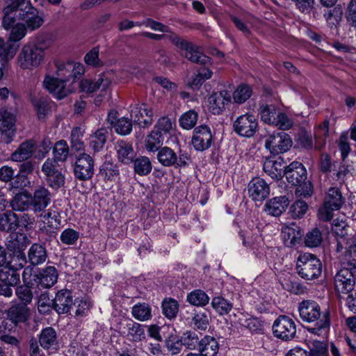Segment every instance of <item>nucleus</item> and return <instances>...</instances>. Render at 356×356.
I'll use <instances>...</instances> for the list:
<instances>
[{"label":"nucleus","mask_w":356,"mask_h":356,"mask_svg":"<svg viewBox=\"0 0 356 356\" xmlns=\"http://www.w3.org/2000/svg\"><path fill=\"white\" fill-rule=\"evenodd\" d=\"M164 136L155 130H152L145 138V147L148 152H154L159 150L163 145Z\"/></svg>","instance_id":"c9c22d12"},{"label":"nucleus","mask_w":356,"mask_h":356,"mask_svg":"<svg viewBox=\"0 0 356 356\" xmlns=\"http://www.w3.org/2000/svg\"><path fill=\"white\" fill-rule=\"evenodd\" d=\"M173 122L167 116L160 118L154 125V130L161 134L163 136L169 134L173 128Z\"/></svg>","instance_id":"6e6d98bb"},{"label":"nucleus","mask_w":356,"mask_h":356,"mask_svg":"<svg viewBox=\"0 0 356 356\" xmlns=\"http://www.w3.org/2000/svg\"><path fill=\"white\" fill-rule=\"evenodd\" d=\"M197 118V113L194 110H190L181 115L179 120V125L184 129L190 130L195 126Z\"/></svg>","instance_id":"c03bdc74"},{"label":"nucleus","mask_w":356,"mask_h":356,"mask_svg":"<svg viewBox=\"0 0 356 356\" xmlns=\"http://www.w3.org/2000/svg\"><path fill=\"white\" fill-rule=\"evenodd\" d=\"M282 237L284 244L288 246L294 245L301 237L300 230L291 227H285L282 231Z\"/></svg>","instance_id":"a19ab883"},{"label":"nucleus","mask_w":356,"mask_h":356,"mask_svg":"<svg viewBox=\"0 0 356 356\" xmlns=\"http://www.w3.org/2000/svg\"><path fill=\"white\" fill-rule=\"evenodd\" d=\"M16 118L14 113L6 108L0 109V131L7 136L6 143L13 140L15 133Z\"/></svg>","instance_id":"2eb2a0df"},{"label":"nucleus","mask_w":356,"mask_h":356,"mask_svg":"<svg viewBox=\"0 0 356 356\" xmlns=\"http://www.w3.org/2000/svg\"><path fill=\"white\" fill-rule=\"evenodd\" d=\"M274 335L282 340L289 341L296 334V325L293 320L286 316H279L273 325Z\"/></svg>","instance_id":"6e6552de"},{"label":"nucleus","mask_w":356,"mask_h":356,"mask_svg":"<svg viewBox=\"0 0 356 356\" xmlns=\"http://www.w3.org/2000/svg\"><path fill=\"white\" fill-rule=\"evenodd\" d=\"M8 316L15 325L24 322L29 316V309L25 305H13L8 309Z\"/></svg>","instance_id":"7c9ffc66"},{"label":"nucleus","mask_w":356,"mask_h":356,"mask_svg":"<svg viewBox=\"0 0 356 356\" xmlns=\"http://www.w3.org/2000/svg\"><path fill=\"white\" fill-rule=\"evenodd\" d=\"M43 84L45 88L58 99L64 98L67 95L68 91L65 88V83L63 79L47 76Z\"/></svg>","instance_id":"aec40b11"},{"label":"nucleus","mask_w":356,"mask_h":356,"mask_svg":"<svg viewBox=\"0 0 356 356\" xmlns=\"http://www.w3.org/2000/svg\"><path fill=\"white\" fill-rule=\"evenodd\" d=\"M72 293L68 290H60L54 299L53 306L58 314L67 313L73 305Z\"/></svg>","instance_id":"4be33fe9"},{"label":"nucleus","mask_w":356,"mask_h":356,"mask_svg":"<svg viewBox=\"0 0 356 356\" xmlns=\"http://www.w3.org/2000/svg\"><path fill=\"white\" fill-rule=\"evenodd\" d=\"M28 238L23 234H16L14 240L9 241L8 248L13 252H21L26 246Z\"/></svg>","instance_id":"13d9d810"},{"label":"nucleus","mask_w":356,"mask_h":356,"mask_svg":"<svg viewBox=\"0 0 356 356\" xmlns=\"http://www.w3.org/2000/svg\"><path fill=\"white\" fill-rule=\"evenodd\" d=\"M114 127L118 134L121 135H127L132 130V124L128 118H122L117 120Z\"/></svg>","instance_id":"774afa93"},{"label":"nucleus","mask_w":356,"mask_h":356,"mask_svg":"<svg viewBox=\"0 0 356 356\" xmlns=\"http://www.w3.org/2000/svg\"><path fill=\"white\" fill-rule=\"evenodd\" d=\"M308 210V204L303 200L296 201L290 207L289 211L293 218H302Z\"/></svg>","instance_id":"bf43d9fd"},{"label":"nucleus","mask_w":356,"mask_h":356,"mask_svg":"<svg viewBox=\"0 0 356 356\" xmlns=\"http://www.w3.org/2000/svg\"><path fill=\"white\" fill-rule=\"evenodd\" d=\"M289 201L286 196L275 197L268 200L265 205V211L269 215L280 216L289 206Z\"/></svg>","instance_id":"a878e982"},{"label":"nucleus","mask_w":356,"mask_h":356,"mask_svg":"<svg viewBox=\"0 0 356 356\" xmlns=\"http://www.w3.org/2000/svg\"><path fill=\"white\" fill-rule=\"evenodd\" d=\"M259 113L261 120L268 124H273L277 115L275 106L268 105H262Z\"/></svg>","instance_id":"5fc2aeb1"},{"label":"nucleus","mask_w":356,"mask_h":356,"mask_svg":"<svg viewBox=\"0 0 356 356\" xmlns=\"http://www.w3.org/2000/svg\"><path fill=\"white\" fill-rule=\"evenodd\" d=\"M131 118L140 127H148L153 122V111L145 104H136L131 110Z\"/></svg>","instance_id":"f3484780"},{"label":"nucleus","mask_w":356,"mask_h":356,"mask_svg":"<svg viewBox=\"0 0 356 356\" xmlns=\"http://www.w3.org/2000/svg\"><path fill=\"white\" fill-rule=\"evenodd\" d=\"M8 42H17L22 40L26 35L28 29L22 22L14 24L9 29Z\"/></svg>","instance_id":"a18cd8bd"},{"label":"nucleus","mask_w":356,"mask_h":356,"mask_svg":"<svg viewBox=\"0 0 356 356\" xmlns=\"http://www.w3.org/2000/svg\"><path fill=\"white\" fill-rule=\"evenodd\" d=\"M292 145L289 136L284 132L274 133L266 140L265 147L273 154L286 152Z\"/></svg>","instance_id":"9d476101"},{"label":"nucleus","mask_w":356,"mask_h":356,"mask_svg":"<svg viewBox=\"0 0 356 356\" xmlns=\"http://www.w3.org/2000/svg\"><path fill=\"white\" fill-rule=\"evenodd\" d=\"M355 277L353 271L347 268L340 269L334 277V289L339 294H348L353 291Z\"/></svg>","instance_id":"1a4fd4ad"},{"label":"nucleus","mask_w":356,"mask_h":356,"mask_svg":"<svg viewBox=\"0 0 356 356\" xmlns=\"http://www.w3.org/2000/svg\"><path fill=\"white\" fill-rule=\"evenodd\" d=\"M51 193L44 186H40L31 193L32 210L35 213L43 211L51 202Z\"/></svg>","instance_id":"dca6fc26"},{"label":"nucleus","mask_w":356,"mask_h":356,"mask_svg":"<svg viewBox=\"0 0 356 356\" xmlns=\"http://www.w3.org/2000/svg\"><path fill=\"white\" fill-rule=\"evenodd\" d=\"M17 52L13 44L6 43L3 38H0V62L3 64L12 59Z\"/></svg>","instance_id":"de8ad7c7"},{"label":"nucleus","mask_w":356,"mask_h":356,"mask_svg":"<svg viewBox=\"0 0 356 356\" xmlns=\"http://www.w3.org/2000/svg\"><path fill=\"white\" fill-rule=\"evenodd\" d=\"M343 15V10L340 6H337L334 7L332 9L327 10L325 14L324 17H325L327 22L332 25L335 26L338 24Z\"/></svg>","instance_id":"680f3d73"},{"label":"nucleus","mask_w":356,"mask_h":356,"mask_svg":"<svg viewBox=\"0 0 356 356\" xmlns=\"http://www.w3.org/2000/svg\"><path fill=\"white\" fill-rule=\"evenodd\" d=\"M26 0H0V7L3 3L2 11V27L8 31L14 24L19 21L21 8H24Z\"/></svg>","instance_id":"39448f33"},{"label":"nucleus","mask_w":356,"mask_h":356,"mask_svg":"<svg viewBox=\"0 0 356 356\" xmlns=\"http://www.w3.org/2000/svg\"><path fill=\"white\" fill-rule=\"evenodd\" d=\"M10 206L13 210L18 211L32 209L31 193L26 191L16 193L10 201Z\"/></svg>","instance_id":"cd10ccee"},{"label":"nucleus","mask_w":356,"mask_h":356,"mask_svg":"<svg viewBox=\"0 0 356 356\" xmlns=\"http://www.w3.org/2000/svg\"><path fill=\"white\" fill-rule=\"evenodd\" d=\"M74 172L75 177L80 180L90 179L94 173L92 157L89 154H81L76 161Z\"/></svg>","instance_id":"4468645a"},{"label":"nucleus","mask_w":356,"mask_h":356,"mask_svg":"<svg viewBox=\"0 0 356 356\" xmlns=\"http://www.w3.org/2000/svg\"><path fill=\"white\" fill-rule=\"evenodd\" d=\"M141 35L154 40L168 39L177 48L184 51V56L191 62L203 65L211 64V59L209 57L202 54L198 50L197 47L194 46L192 43L181 38L175 33H169L168 34H155L149 32H143L141 33Z\"/></svg>","instance_id":"f03ea898"},{"label":"nucleus","mask_w":356,"mask_h":356,"mask_svg":"<svg viewBox=\"0 0 356 356\" xmlns=\"http://www.w3.org/2000/svg\"><path fill=\"white\" fill-rule=\"evenodd\" d=\"M285 166L283 165V159L281 157L275 160L266 159L263 165V169L271 178L280 179L284 174Z\"/></svg>","instance_id":"bb28decb"},{"label":"nucleus","mask_w":356,"mask_h":356,"mask_svg":"<svg viewBox=\"0 0 356 356\" xmlns=\"http://www.w3.org/2000/svg\"><path fill=\"white\" fill-rule=\"evenodd\" d=\"M322 241V234L318 229L315 228L308 232L305 238V245L309 248L318 246Z\"/></svg>","instance_id":"e2e57ef3"},{"label":"nucleus","mask_w":356,"mask_h":356,"mask_svg":"<svg viewBox=\"0 0 356 356\" xmlns=\"http://www.w3.org/2000/svg\"><path fill=\"white\" fill-rule=\"evenodd\" d=\"M272 125H275L282 130H288L293 127V121L285 113H277V115Z\"/></svg>","instance_id":"69168bd1"},{"label":"nucleus","mask_w":356,"mask_h":356,"mask_svg":"<svg viewBox=\"0 0 356 356\" xmlns=\"http://www.w3.org/2000/svg\"><path fill=\"white\" fill-rule=\"evenodd\" d=\"M41 220L52 229H58L61 225V218L58 212L49 209L40 215Z\"/></svg>","instance_id":"58836bf2"},{"label":"nucleus","mask_w":356,"mask_h":356,"mask_svg":"<svg viewBox=\"0 0 356 356\" xmlns=\"http://www.w3.org/2000/svg\"><path fill=\"white\" fill-rule=\"evenodd\" d=\"M218 348V343L214 337L205 336L201 339L199 350L202 356H215Z\"/></svg>","instance_id":"c756f323"},{"label":"nucleus","mask_w":356,"mask_h":356,"mask_svg":"<svg viewBox=\"0 0 356 356\" xmlns=\"http://www.w3.org/2000/svg\"><path fill=\"white\" fill-rule=\"evenodd\" d=\"M44 49L29 42L22 45L17 56V65L22 70H33L39 67L44 61Z\"/></svg>","instance_id":"7ed1b4c3"},{"label":"nucleus","mask_w":356,"mask_h":356,"mask_svg":"<svg viewBox=\"0 0 356 356\" xmlns=\"http://www.w3.org/2000/svg\"><path fill=\"white\" fill-rule=\"evenodd\" d=\"M332 230L336 236H346L348 235L347 222L342 219L336 218L333 221Z\"/></svg>","instance_id":"338daca9"},{"label":"nucleus","mask_w":356,"mask_h":356,"mask_svg":"<svg viewBox=\"0 0 356 356\" xmlns=\"http://www.w3.org/2000/svg\"><path fill=\"white\" fill-rule=\"evenodd\" d=\"M233 127L235 132L239 136L250 138L256 132L258 124L253 115L246 113L238 117Z\"/></svg>","instance_id":"9b49d317"},{"label":"nucleus","mask_w":356,"mask_h":356,"mask_svg":"<svg viewBox=\"0 0 356 356\" xmlns=\"http://www.w3.org/2000/svg\"><path fill=\"white\" fill-rule=\"evenodd\" d=\"M99 175L106 181H115L119 177L120 172L116 163L105 161L99 168Z\"/></svg>","instance_id":"c85d7f7f"},{"label":"nucleus","mask_w":356,"mask_h":356,"mask_svg":"<svg viewBox=\"0 0 356 356\" xmlns=\"http://www.w3.org/2000/svg\"><path fill=\"white\" fill-rule=\"evenodd\" d=\"M232 102V95L227 90L213 92L208 98L209 109L215 115L222 113Z\"/></svg>","instance_id":"f8f14e48"},{"label":"nucleus","mask_w":356,"mask_h":356,"mask_svg":"<svg viewBox=\"0 0 356 356\" xmlns=\"http://www.w3.org/2000/svg\"><path fill=\"white\" fill-rule=\"evenodd\" d=\"M115 149L118 161L124 164L133 162L136 155L132 145L124 140L118 141L115 145Z\"/></svg>","instance_id":"5701e85b"},{"label":"nucleus","mask_w":356,"mask_h":356,"mask_svg":"<svg viewBox=\"0 0 356 356\" xmlns=\"http://www.w3.org/2000/svg\"><path fill=\"white\" fill-rule=\"evenodd\" d=\"M47 257L46 249L42 245L34 243L28 252V258L33 265H39L44 263Z\"/></svg>","instance_id":"2f4dec72"},{"label":"nucleus","mask_w":356,"mask_h":356,"mask_svg":"<svg viewBox=\"0 0 356 356\" xmlns=\"http://www.w3.org/2000/svg\"><path fill=\"white\" fill-rule=\"evenodd\" d=\"M54 159L56 162H64L67 160L69 154V147L67 142L60 140L55 143L53 149Z\"/></svg>","instance_id":"37998d69"},{"label":"nucleus","mask_w":356,"mask_h":356,"mask_svg":"<svg viewBox=\"0 0 356 356\" xmlns=\"http://www.w3.org/2000/svg\"><path fill=\"white\" fill-rule=\"evenodd\" d=\"M108 131L101 128L90 135L89 146L95 152L103 149L107 140Z\"/></svg>","instance_id":"473e14b6"},{"label":"nucleus","mask_w":356,"mask_h":356,"mask_svg":"<svg viewBox=\"0 0 356 356\" xmlns=\"http://www.w3.org/2000/svg\"><path fill=\"white\" fill-rule=\"evenodd\" d=\"M39 342L44 349H49L57 344V334L56 330L51 327L43 329L40 334Z\"/></svg>","instance_id":"72a5a7b5"},{"label":"nucleus","mask_w":356,"mask_h":356,"mask_svg":"<svg viewBox=\"0 0 356 356\" xmlns=\"http://www.w3.org/2000/svg\"><path fill=\"white\" fill-rule=\"evenodd\" d=\"M19 21L24 22L28 30L31 31L39 29L44 23L42 16L38 10L33 6L31 0H26L24 8H21Z\"/></svg>","instance_id":"0eeeda50"},{"label":"nucleus","mask_w":356,"mask_h":356,"mask_svg":"<svg viewBox=\"0 0 356 356\" xmlns=\"http://www.w3.org/2000/svg\"><path fill=\"white\" fill-rule=\"evenodd\" d=\"M157 159L162 165L165 167H185L188 164L191 157L188 154L182 152H180L177 156L171 148L163 147L159 150Z\"/></svg>","instance_id":"423d86ee"},{"label":"nucleus","mask_w":356,"mask_h":356,"mask_svg":"<svg viewBox=\"0 0 356 356\" xmlns=\"http://www.w3.org/2000/svg\"><path fill=\"white\" fill-rule=\"evenodd\" d=\"M84 134V130L81 127H75L71 132V147L76 152L83 151L85 145L82 140Z\"/></svg>","instance_id":"09e8293b"},{"label":"nucleus","mask_w":356,"mask_h":356,"mask_svg":"<svg viewBox=\"0 0 356 356\" xmlns=\"http://www.w3.org/2000/svg\"><path fill=\"white\" fill-rule=\"evenodd\" d=\"M127 337L129 340L139 342L145 339V326L136 322L127 324Z\"/></svg>","instance_id":"f704fd0d"},{"label":"nucleus","mask_w":356,"mask_h":356,"mask_svg":"<svg viewBox=\"0 0 356 356\" xmlns=\"http://www.w3.org/2000/svg\"><path fill=\"white\" fill-rule=\"evenodd\" d=\"M311 356H327V348L325 343L314 340L309 345Z\"/></svg>","instance_id":"0e129e2a"},{"label":"nucleus","mask_w":356,"mask_h":356,"mask_svg":"<svg viewBox=\"0 0 356 356\" xmlns=\"http://www.w3.org/2000/svg\"><path fill=\"white\" fill-rule=\"evenodd\" d=\"M67 70V72L69 73V76H71V77L76 78L79 76L81 75L84 72V67L81 63H75L73 62H68L65 64V66H63L60 70V74H63L62 72L63 70Z\"/></svg>","instance_id":"052dcab7"},{"label":"nucleus","mask_w":356,"mask_h":356,"mask_svg":"<svg viewBox=\"0 0 356 356\" xmlns=\"http://www.w3.org/2000/svg\"><path fill=\"white\" fill-rule=\"evenodd\" d=\"M18 227V218L13 213H3L0 216V230L15 231Z\"/></svg>","instance_id":"4c0bfd02"},{"label":"nucleus","mask_w":356,"mask_h":356,"mask_svg":"<svg viewBox=\"0 0 356 356\" xmlns=\"http://www.w3.org/2000/svg\"><path fill=\"white\" fill-rule=\"evenodd\" d=\"M133 162L135 172L140 176L147 175L152 171V165L148 157L141 156Z\"/></svg>","instance_id":"ea45409f"},{"label":"nucleus","mask_w":356,"mask_h":356,"mask_svg":"<svg viewBox=\"0 0 356 356\" xmlns=\"http://www.w3.org/2000/svg\"><path fill=\"white\" fill-rule=\"evenodd\" d=\"M163 314L169 319L174 318L179 311V304L175 299L168 298L162 302Z\"/></svg>","instance_id":"3c124183"},{"label":"nucleus","mask_w":356,"mask_h":356,"mask_svg":"<svg viewBox=\"0 0 356 356\" xmlns=\"http://www.w3.org/2000/svg\"><path fill=\"white\" fill-rule=\"evenodd\" d=\"M111 83L108 77L101 76L95 81L89 79L82 80L80 83V88L85 92H93L97 90L105 92L110 87Z\"/></svg>","instance_id":"b1692460"},{"label":"nucleus","mask_w":356,"mask_h":356,"mask_svg":"<svg viewBox=\"0 0 356 356\" xmlns=\"http://www.w3.org/2000/svg\"><path fill=\"white\" fill-rule=\"evenodd\" d=\"M200 340L199 334L191 331L184 333L181 337V344L191 350L200 347Z\"/></svg>","instance_id":"8fccbe9b"},{"label":"nucleus","mask_w":356,"mask_h":356,"mask_svg":"<svg viewBox=\"0 0 356 356\" xmlns=\"http://www.w3.org/2000/svg\"><path fill=\"white\" fill-rule=\"evenodd\" d=\"M252 90L251 87L246 84L238 86L232 94L234 102L241 104L246 102L252 95Z\"/></svg>","instance_id":"79ce46f5"},{"label":"nucleus","mask_w":356,"mask_h":356,"mask_svg":"<svg viewBox=\"0 0 356 356\" xmlns=\"http://www.w3.org/2000/svg\"><path fill=\"white\" fill-rule=\"evenodd\" d=\"M289 183L297 186L307 179V172L303 165L298 161L292 162L284 169V174Z\"/></svg>","instance_id":"a211bd4d"},{"label":"nucleus","mask_w":356,"mask_h":356,"mask_svg":"<svg viewBox=\"0 0 356 356\" xmlns=\"http://www.w3.org/2000/svg\"><path fill=\"white\" fill-rule=\"evenodd\" d=\"M79 238V233L71 228L64 229L60 236L62 243L67 245H74Z\"/></svg>","instance_id":"4d7b16f0"},{"label":"nucleus","mask_w":356,"mask_h":356,"mask_svg":"<svg viewBox=\"0 0 356 356\" xmlns=\"http://www.w3.org/2000/svg\"><path fill=\"white\" fill-rule=\"evenodd\" d=\"M296 268L301 277L311 280L321 274L322 266L321 261L315 255L303 253L298 258Z\"/></svg>","instance_id":"20e7f679"},{"label":"nucleus","mask_w":356,"mask_h":356,"mask_svg":"<svg viewBox=\"0 0 356 356\" xmlns=\"http://www.w3.org/2000/svg\"><path fill=\"white\" fill-rule=\"evenodd\" d=\"M187 300L195 306L206 305L209 300L208 296L202 290H195L187 296Z\"/></svg>","instance_id":"603ef678"},{"label":"nucleus","mask_w":356,"mask_h":356,"mask_svg":"<svg viewBox=\"0 0 356 356\" xmlns=\"http://www.w3.org/2000/svg\"><path fill=\"white\" fill-rule=\"evenodd\" d=\"M35 149V143L33 140H26L22 143L10 156L15 162H23L32 157Z\"/></svg>","instance_id":"412c9836"},{"label":"nucleus","mask_w":356,"mask_h":356,"mask_svg":"<svg viewBox=\"0 0 356 356\" xmlns=\"http://www.w3.org/2000/svg\"><path fill=\"white\" fill-rule=\"evenodd\" d=\"M298 311L300 318L307 323H314L313 327H308L307 331L314 335L325 338L330 326V314L328 310L321 311L319 305L314 300H303L299 304Z\"/></svg>","instance_id":"f257e3e1"},{"label":"nucleus","mask_w":356,"mask_h":356,"mask_svg":"<svg viewBox=\"0 0 356 356\" xmlns=\"http://www.w3.org/2000/svg\"><path fill=\"white\" fill-rule=\"evenodd\" d=\"M132 316L140 321H148L152 317V309L145 302L135 305L131 309Z\"/></svg>","instance_id":"e433bc0d"},{"label":"nucleus","mask_w":356,"mask_h":356,"mask_svg":"<svg viewBox=\"0 0 356 356\" xmlns=\"http://www.w3.org/2000/svg\"><path fill=\"white\" fill-rule=\"evenodd\" d=\"M325 203L331 205L334 209H339L343 203L341 193L337 188H330L325 198Z\"/></svg>","instance_id":"49530a36"},{"label":"nucleus","mask_w":356,"mask_h":356,"mask_svg":"<svg viewBox=\"0 0 356 356\" xmlns=\"http://www.w3.org/2000/svg\"><path fill=\"white\" fill-rule=\"evenodd\" d=\"M248 194L254 201H263L270 195V187L264 179L254 178L248 184Z\"/></svg>","instance_id":"6ab92c4d"},{"label":"nucleus","mask_w":356,"mask_h":356,"mask_svg":"<svg viewBox=\"0 0 356 356\" xmlns=\"http://www.w3.org/2000/svg\"><path fill=\"white\" fill-rule=\"evenodd\" d=\"M58 279V272L55 267L48 266L42 269L38 274L34 275V280L43 288L52 286Z\"/></svg>","instance_id":"393cba45"},{"label":"nucleus","mask_w":356,"mask_h":356,"mask_svg":"<svg viewBox=\"0 0 356 356\" xmlns=\"http://www.w3.org/2000/svg\"><path fill=\"white\" fill-rule=\"evenodd\" d=\"M213 137L209 127L201 125L195 129L192 138V144L196 150L204 151L209 149L211 145Z\"/></svg>","instance_id":"ddd939ff"},{"label":"nucleus","mask_w":356,"mask_h":356,"mask_svg":"<svg viewBox=\"0 0 356 356\" xmlns=\"http://www.w3.org/2000/svg\"><path fill=\"white\" fill-rule=\"evenodd\" d=\"M211 305L220 315L228 314L232 308V304L220 296L213 298L211 301Z\"/></svg>","instance_id":"864d4df0"}]
</instances>
